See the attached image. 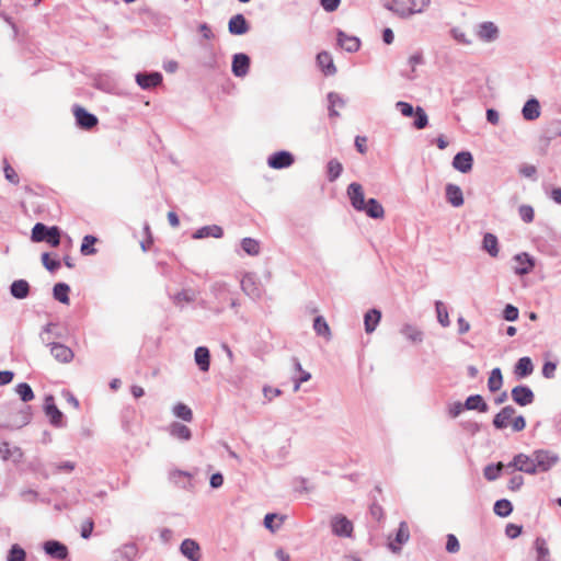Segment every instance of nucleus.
Masks as SVG:
<instances>
[{
	"instance_id": "nucleus-1",
	"label": "nucleus",
	"mask_w": 561,
	"mask_h": 561,
	"mask_svg": "<svg viewBox=\"0 0 561 561\" xmlns=\"http://www.w3.org/2000/svg\"><path fill=\"white\" fill-rule=\"evenodd\" d=\"M430 4L431 0H381V5L386 10L402 20L424 13Z\"/></svg>"
},
{
	"instance_id": "nucleus-2",
	"label": "nucleus",
	"mask_w": 561,
	"mask_h": 561,
	"mask_svg": "<svg viewBox=\"0 0 561 561\" xmlns=\"http://www.w3.org/2000/svg\"><path fill=\"white\" fill-rule=\"evenodd\" d=\"M61 229L58 226H46L43 222H36L31 231L33 242H47L50 247L60 244Z\"/></svg>"
},
{
	"instance_id": "nucleus-3",
	"label": "nucleus",
	"mask_w": 561,
	"mask_h": 561,
	"mask_svg": "<svg viewBox=\"0 0 561 561\" xmlns=\"http://www.w3.org/2000/svg\"><path fill=\"white\" fill-rule=\"evenodd\" d=\"M535 466H537V472H547L553 466H556L560 457L557 453L549 449H536L533 451Z\"/></svg>"
},
{
	"instance_id": "nucleus-4",
	"label": "nucleus",
	"mask_w": 561,
	"mask_h": 561,
	"mask_svg": "<svg viewBox=\"0 0 561 561\" xmlns=\"http://www.w3.org/2000/svg\"><path fill=\"white\" fill-rule=\"evenodd\" d=\"M43 409L54 427L61 428L66 426L65 415L56 405L53 394L45 397Z\"/></svg>"
},
{
	"instance_id": "nucleus-5",
	"label": "nucleus",
	"mask_w": 561,
	"mask_h": 561,
	"mask_svg": "<svg viewBox=\"0 0 561 561\" xmlns=\"http://www.w3.org/2000/svg\"><path fill=\"white\" fill-rule=\"evenodd\" d=\"M72 113L80 129L90 130L99 124L98 116L79 104L72 106Z\"/></svg>"
},
{
	"instance_id": "nucleus-6",
	"label": "nucleus",
	"mask_w": 561,
	"mask_h": 561,
	"mask_svg": "<svg viewBox=\"0 0 561 561\" xmlns=\"http://www.w3.org/2000/svg\"><path fill=\"white\" fill-rule=\"evenodd\" d=\"M507 468H513L514 470L525 472L527 474H536L537 466H535L534 456L526 454H517L513 457L512 461L506 465Z\"/></svg>"
},
{
	"instance_id": "nucleus-7",
	"label": "nucleus",
	"mask_w": 561,
	"mask_h": 561,
	"mask_svg": "<svg viewBox=\"0 0 561 561\" xmlns=\"http://www.w3.org/2000/svg\"><path fill=\"white\" fill-rule=\"evenodd\" d=\"M295 162V156L287 150H278L267 158V165L274 170L289 168Z\"/></svg>"
},
{
	"instance_id": "nucleus-8",
	"label": "nucleus",
	"mask_w": 561,
	"mask_h": 561,
	"mask_svg": "<svg viewBox=\"0 0 561 561\" xmlns=\"http://www.w3.org/2000/svg\"><path fill=\"white\" fill-rule=\"evenodd\" d=\"M43 550L48 557L59 561H66L69 558L68 547L59 540H46L43 543Z\"/></svg>"
},
{
	"instance_id": "nucleus-9",
	"label": "nucleus",
	"mask_w": 561,
	"mask_h": 561,
	"mask_svg": "<svg viewBox=\"0 0 561 561\" xmlns=\"http://www.w3.org/2000/svg\"><path fill=\"white\" fill-rule=\"evenodd\" d=\"M135 80L142 90H151L162 83L163 76L159 71H140L136 73Z\"/></svg>"
},
{
	"instance_id": "nucleus-10",
	"label": "nucleus",
	"mask_w": 561,
	"mask_h": 561,
	"mask_svg": "<svg viewBox=\"0 0 561 561\" xmlns=\"http://www.w3.org/2000/svg\"><path fill=\"white\" fill-rule=\"evenodd\" d=\"M512 400L519 407H526L535 401V393L527 385H517L511 390Z\"/></svg>"
},
{
	"instance_id": "nucleus-11",
	"label": "nucleus",
	"mask_w": 561,
	"mask_h": 561,
	"mask_svg": "<svg viewBox=\"0 0 561 561\" xmlns=\"http://www.w3.org/2000/svg\"><path fill=\"white\" fill-rule=\"evenodd\" d=\"M513 260L517 263L514 267V273L518 276L529 274L536 265L535 257L527 252L517 253L513 256Z\"/></svg>"
},
{
	"instance_id": "nucleus-12",
	"label": "nucleus",
	"mask_w": 561,
	"mask_h": 561,
	"mask_svg": "<svg viewBox=\"0 0 561 561\" xmlns=\"http://www.w3.org/2000/svg\"><path fill=\"white\" fill-rule=\"evenodd\" d=\"M347 196L350 198L352 207L360 211V209H364V205L366 204L367 199H365L364 188L362 184L357 182H352L346 190Z\"/></svg>"
},
{
	"instance_id": "nucleus-13",
	"label": "nucleus",
	"mask_w": 561,
	"mask_h": 561,
	"mask_svg": "<svg viewBox=\"0 0 561 561\" xmlns=\"http://www.w3.org/2000/svg\"><path fill=\"white\" fill-rule=\"evenodd\" d=\"M473 161L472 153L468 150H462L454 156L451 165L458 172L466 174L472 170Z\"/></svg>"
},
{
	"instance_id": "nucleus-14",
	"label": "nucleus",
	"mask_w": 561,
	"mask_h": 561,
	"mask_svg": "<svg viewBox=\"0 0 561 561\" xmlns=\"http://www.w3.org/2000/svg\"><path fill=\"white\" fill-rule=\"evenodd\" d=\"M251 59L244 53H237L232 56L231 71L234 77L242 78L250 70Z\"/></svg>"
},
{
	"instance_id": "nucleus-15",
	"label": "nucleus",
	"mask_w": 561,
	"mask_h": 561,
	"mask_svg": "<svg viewBox=\"0 0 561 561\" xmlns=\"http://www.w3.org/2000/svg\"><path fill=\"white\" fill-rule=\"evenodd\" d=\"M332 533L337 537L348 538L353 533V524L344 515H336L331 522Z\"/></svg>"
},
{
	"instance_id": "nucleus-16",
	"label": "nucleus",
	"mask_w": 561,
	"mask_h": 561,
	"mask_svg": "<svg viewBox=\"0 0 561 561\" xmlns=\"http://www.w3.org/2000/svg\"><path fill=\"white\" fill-rule=\"evenodd\" d=\"M228 31L233 36H241L250 31V23L242 13L232 15L228 21Z\"/></svg>"
},
{
	"instance_id": "nucleus-17",
	"label": "nucleus",
	"mask_w": 561,
	"mask_h": 561,
	"mask_svg": "<svg viewBox=\"0 0 561 561\" xmlns=\"http://www.w3.org/2000/svg\"><path fill=\"white\" fill-rule=\"evenodd\" d=\"M410 538V531L407 522L402 520L396 531L393 541H389L388 548L393 553L401 551V546L404 545Z\"/></svg>"
},
{
	"instance_id": "nucleus-18",
	"label": "nucleus",
	"mask_w": 561,
	"mask_h": 561,
	"mask_svg": "<svg viewBox=\"0 0 561 561\" xmlns=\"http://www.w3.org/2000/svg\"><path fill=\"white\" fill-rule=\"evenodd\" d=\"M180 552L190 561H199L202 559L201 547L194 539H184L180 545Z\"/></svg>"
},
{
	"instance_id": "nucleus-19",
	"label": "nucleus",
	"mask_w": 561,
	"mask_h": 561,
	"mask_svg": "<svg viewBox=\"0 0 561 561\" xmlns=\"http://www.w3.org/2000/svg\"><path fill=\"white\" fill-rule=\"evenodd\" d=\"M336 42L347 53H356L360 48V39L357 36L347 35L342 30H337Z\"/></svg>"
},
{
	"instance_id": "nucleus-20",
	"label": "nucleus",
	"mask_w": 561,
	"mask_h": 561,
	"mask_svg": "<svg viewBox=\"0 0 561 561\" xmlns=\"http://www.w3.org/2000/svg\"><path fill=\"white\" fill-rule=\"evenodd\" d=\"M515 413L516 409L513 405H505L499 413L494 415L492 425L496 430L506 428Z\"/></svg>"
},
{
	"instance_id": "nucleus-21",
	"label": "nucleus",
	"mask_w": 561,
	"mask_h": 561,
	"mask_svg": "<svg viewBox=\"0 0 561 561\" xmlns=\"http://www.w3.org/2000/svg\"><path fill=\"white\" fill-rule=\"evenodd\" d=\"M50 346V353L54 356V358L60 363H70L73 359V352L70 347L58 343V342H51L48 343Z\"/></svg>"
},
{
	"instance_id": "nucleus-22",
	"label": "nucleus",
	"mask_w": 561,
	"mask_h": 561,
	"mask_svg": "<svg viewBox=\"0 0 561 561\" xmlns=\"http://www.w3.org/2000/svg\"><path fill=\"white\" fill-rule=\"evenodd\" d=\"M445 197L453 207H460L465 203L462 190L457 184H446Z\"/></svg>"
},
{
	"instance_id": "nucleus-23",
	"label": "nucleus",
	"mask_w": 561,
	"mask_h": 561,
	"mask_svg": "<svg viewBox=\"0 0 561 561\" xmlns=\"http://www.w3.org/2000/svg\"><path fill=\"white\" fill-rule=\"evenodd\" d=\"M316 60L324 76H333L336 73V67L330 53L325 50L318 53Z\"/></svg>"
},
{
	"instance_id": "nucleus-24",
	"label": "nucleus",
	"mask_w": 561,
	"mask_h": 561,
	"mask_svg": "<svg viewBox=\"0 0 561 561\" xmlns=\"http://www.w3.org/2000/svg\"><path fill=\"white\" fill-rule=\"evenodd\" d=\"M327 100L329 117H339L340 113L336 111V107L343 108L346 105L344 98L340 93L331 91L327 94Z\"/></svg>"
},
{
	"instance_id": "nucleus-25",
	"label": "nucleus",
	"mask_w": 561,
	"mask_h": 561,
	"mask_svg": "<svg viewBox=\"0 0 561 561\" xmlns=\"http://www.w3.org/2000/svg\"><path fill=\"white\" fill-rule=\"evenodd\" d=\"M478 36L486 43L494 42L499 37V28L493 22H482L479 24Z\"/></svg>"
},
{
	"instance_id": "nucleus-26",
	"label": "nucleus",
	"mask_w": 561,
	"mask_h": 561,
	"mask_svg": "<svg viewBox=\"0 0 561 561\" xmlns=\"http://www.w3.org/2000/svg\"><path fill=\"white\" fill-rule=\"evenodd\" d=\"M540 113V103L534 96L529 98L522 108V115L524 119L528 122L537 119Z\"/></svg>"
},
{
	"instance_id": "nucleus-27",
	"label": "nucleus",
	"mask_w": 561,
	"mask_h": 561,
	"mask_svg": "<svg viewBox=\"0 0 561 561\" xmlns=\"http://www.w3.org/2000/svg\"><path fill=\"white\" fill-rule=\"evenodd\" d=\"M360 213H365L371 219H382L385 217V209L380 202L374 197L367 199L364 205V209Z\"/></svg>"
},
{
	"instance_id": "nucleus-28",
	"label": "nucleus",
	"mask_w": 561,
	"mask_h": 561,
	"mask_svg": "<svg viewBox=\"0 0 561 561\" xmlns=\"http://www.w3.org/2000/svg\"><path fill=\"white\" fill-rule=\"evenodd\" d=\"M31 286L25 279H15L10 285V294L13 298L22 300L28 297Z\"/></svg>"
},
{
	"instance_id": "nucleus-29",
	"label": "nucleus",
	"mask_w": 561,
	"mask_h": 561,
	"mask_svg": "<svg viewBox=\"0 0 561 561\" xmlns=\"http://www.w3.org/2000/svg\"><path fill=\"white\" fill-rule=\"evenodd\" d=\"M463 407H466V410L478 411L480 413H486L489 411V404L481 394H470L467 397Z\"/></svg>"
},
{
	"instance_id": "nucleus-30",
	"label": "nucleus",
	"mask_w": 561,
	"mask_h": 561,
	"mask_svg": "<svg viewBox=\"0 0 561 561\" xmlns=\"http://www.w3.org/2000/svg\"><path fill=\"white\" fill-rule=\"evenodd\" d=\"M213 237L220 239L224 237V229L218 225H208L198 228L192 236L193 239H204Z\"/></svg>"
},
{
	"instance_id": "nucleus-31",
	"label": "nucleus",
	"mask_w": 561,
	"mask_h": 561,
	"mask_svg": "<svg viewBox=\"0 0 561 561\" xmlns=\"http://www.w3.org/2000/svg\"><path fill=\"white\" fill-rule=\"evenodd\" d=\"M533 371L534 364L531 358L528 356L520 357L514 366V374L519 379L527 378L533 374Z\"/></svg>"
},
{
	"instance_id": "nucleus-32",
	"label": "nucleus",
	"mask_w": 561,
	"mask_h": 561,
	"mask_svg": "<svg viewBox=\"0 0 561 561\" xmlns=\"http://www.w3.org/2000/svg\"><path fill=\"white\" fill-rule=\"evenodd\" d=\"M194 359L201 371L206 373L210 368V352L206 346H198L194 352Z\"/></svg>"
},
{
	"instance_id": "nucleus-33",
	"label": "nucleus",
	"mask_w": 561,
	"mask_h": 561,
	"mask_svg": "<svg viewBox=\"0 0 561 561\" xmlns=\"http://www.w3.org/2000/svg\"><path fill=\"white\" fill-rule=\"evenodd\" d=\"M137 551L138 549L135 543H126L113 552V561H133Z\"/></svg>"
},
{
	"instance_id": "nucleus-34",
	"label": "nucleus",
	"mask_w": 561,
	"mask_h": 561,
	"mask_svg": "<svg viewBox=\"0 0 561 561\" xmlns=\"http://www.w3.org/2000/svg\"><path fill=\"white\" fill-rule=\"evenodd\" d=\"M381 320V311L379 309H369L364 314V325L366 333H373Z\"/></svg>"
},
{
	"instance_id": "nucleus-35",
	"label": "nucleus",
	"mask_w": 561,
	"mask_h": 561,
	"mask_svg": "<svg viewBox=\"0 0 561 561\" xmlns=\"http://www.w3.org/2000/svg\"><path fill=\"white\" fill-rule=\"evenodd\" d=\"M70 286L67 283L59 282L56 283L53 287V297L55 300L59 301L64 305H69L70 298Z\"/></svg>"
},
{
	"instance_id": "nucleus-36",
	"label": "nucleus",
	"mask_w": 561,
	"mask_h": 561,
	"mask_svg": "<svg viewBox=\"0 0 561 561\" xmlns=\"http://www.w3.org/2000/svg\"><path fill=\"white\" fill-rule=\"evenodd\" d=\"M482 249L492 257H496L499 254V240L497 237L491 232H486L483 236Z\"/></svg>"
},
{
	"instance_id": "nucleus-37",
	"label": "nucleus",
	"mask_w": 561,
	"mask_h": 561,
	"mask_svg": "<svg viewBox=\"0 0 561 561\" xmlns=\"http://www.w3.org/2000/svg\"><path fill=\"white\" fill-rule=\"evenodd\" d=\"M170 435L174 438L186 442L192 438V431L188 426L180 422H173L170 425Z\"/></svg>"
},
{
	"instance_id": "nucleus-38",
	"label": "nucleus",
	"mask_w": 561,
	"mask_h": 561,
	"mask_svg": "<svg viewBox=\"0 0 561 561\" xmlns=\"http://www.w3.org/2000/svg\"><path fill=\"white\" fill-rule=\"evenodd\" d=\"M561 136V121H552L545 129L541 140L545 141L547 148L550 141Z\"/></svg>"
},
{
	"instance_id": "nucleus-39",
	"label": "nucleus",
	"mask_w": 561,
	"mask_h": 561,
	"mask_svg": "<svg viewBox=\"0 0 561 561\" xmlns=\"http://www.w3.org/2000/svg\"><path fill=\"white\" fill-rule=\"evenodd\" d=\"M192 478V473L188 472V471H184V470H173L171 473H170V479L179 486H181L182 489H191L192 488V484L190 482Z\"/></svg>"
},
{
	"instance_id": "nucleus-40",
	"label": "nucleus",
	"mask_w": 561,
	"mask_h": 561,
	"mask_svg": "<svg viewBox=\"0 0 561 561\" xmlns=\"http://www.w3.org/2000/svg\"><path fill=\"white\" fill-rule=\"evenodd\" d=\"M503 386V375L502 370L499 367H495L491 370L489 379H488V389L490 392L499 391Z\"/></svg>"
},
{
	"instance_id": "nucleus-41",
	"label": "nucleus",
	"mask_w": 561,
	"mask_h": 561,
	"mask_svg": "<svg viewBox=\"0 0 561 561\" xmlns=\"http://www.w3.org/2000/svg\"><path fill=\"white\" fill-rule=\"evenodd\" d=\"M0 455L4 460L15 458L18 461L22 457V451L20 447L11 446L8 442H2L0 444Z\"/></svg>"
},
{
	"instance_id": "nucleus-42",
	"label": "nucleus",
	"mask_w": 561,
	"mask_h": 561,
	"mask_svg": "<svg viewBox=\"0 0 561 561\" xmlns=\"http://www.w3.org/2000/svg\"><path fill=\"white\" fill-rule=\"evenodd\" d=\"M343 172V165L337 159H331L327 163V179L329 182H335Z\"/></svg>"
},
{
	"instance_id": "nucleus-43",
	"label": "nucleus",
	"mask_w": 561,
	"mask_h": 561,
	"mask_svg": "<svg viewBox=\"0 0 561 561\" xmlns=\"http://www.w3.org/2000/svg\"><path fill=\"white\" fill-rule=\"evenodd\" d=\"M400 332L413 343H421L424 337V333L412 324H404Z\"/></svg>"
},
{
	"instance_id": "nucleus-44",
	"label": "nucleus",
	"mask_w": 561,
	"mask_h": 561,
	"mask_svg": "<svg viewBox=\"0 0 561 561\" xmlns=\"http://www.w3.org/2000/svg\"><path fill=\"white\" fill-rule=\"evenodd\" d=\"M493 512L499 517H508L513 512V504L507 499H500L494 503Z\"/></svg>"
},
{
	"instance_id": "nucleus-45",
	"label": "nucleus",
	"mask_w": 561,
	"mask_h": 561,
	"mask_svg": "<svg viewBox=\"0 0 561 561\" xmlns=\"http://www.w3.org/2000/svg\"><path fill=\"white\" fill-rule=\"evenodd\" d=\"M534 549L537 553V561L550 560V550L545 538L537 537L534 541Z\"/></svg>"
},
{
	"instance_id": "nucleus-46",
	"label": "nucleus",
	"mask_w": 561,
	"mask_h": 561,
	"mask_svg": "<svg viewBox=\"0 0 561 561\" xmlns=\"http://www.w3.org/2000/svg\"><path fill=\"white\" fill-rule=\"evenodd\" d=\"M313 330L317 333V335H319V336H323L328 340L331 337L330 327H329L327 320L324 319V317H322V316H317L313 319Z\"/></svg>"
},
{
	"instance_id": "nucleus-47",
	"label": "nucleus",
	"mask_w": 561,
	"mask_h": 561,
	"mask_svg": "<svg viewBox=\"0 0 561 561\" xmlns=\"http://www.w3.org/2000/svg\"><path fill=\"white\" fill-rule=\"evenodd\" d=\"M241 249L251 256H256L260 254V242L256 239L245 237L241 240Z\"/></svg>"
},
{
	"instance_id": "nucleus-48",
	"label": "nucleus",
	"mask_w": 561,
	"mask_h": 561,
	"mask_svg": "<svg viewBox=\"0 0 561 561\" xmlns=\"http://www.w3.org/2000/svg\"><path fill=\"white\" fill-rule=\"evenodd\" d=\"M172 412L178 419H181L184 422L193 421V411L185 403H182V402L176 403L173 407Z\"/></svg>"
},
{
	"instance_id": "nucleus-49",
	"label": "nucleus",
	"mask_w": 561,
	"mask_h": 561,
	"mask_svg": "<svg viewBox=\"0 0 561 561\" xmlns=\"http://www.w3.org/2000/svg\"><path fill=\"white\" fill-rule=\"evenodd\" d=\"M98 242V238L92 234H87L82 239V243L80 247V252L82 255H93L96 253L95 243Z\"/></svg>"
},
{
	"instance_id": "nucleus-50",
	"label": "nucleus",
	"mask_w": 561,
	"mask_h": 561,
	"mask_svg": "<svg viewBox=\"0 0 561 561\" xmlns=\"http://www.w3.org/2000/svg\"><path fill=\"white\" fill-rule=\"evenodd\" d=\"M504 465L502 462L490 463L484 467L483 476L488 481H495L500 478Z\"/></svg>"
},
{
	"instance_id": "nucleus-51",
	"label": "nucleus",
	"mask_w": 561,
	"mask_h": 561,
	"mask_svg": "<svg viewBox=\"0 0 561 561\" xmlns=\"http://www.w3.org/2000/svg\"><path fill=\"white\" fill-rule=\"evenodd\" d=\"M283 520H284V517L283 516L279 517V515L277 513H267L264 516L263 525L266 529L274 533V531H276V529L279 528Z\"/></svg>"
},
{
	"instance_id": "nucleus-52",
	"label": "nucleus",
	"mask_w": 561,
	"mask_h": 561,
	"mask_svg": "<svg viewBox=\"0 0 561 561\" xmlns=\"http://www.w3.org/2000/svg\"><path fill=\"white\" fill-rule=\"evenodd\" d=\"M435 310L437 314V321L443 328H447L450 325V320L448 316V310L443 301L436 300L435 301Z\"/></svg>"
},
{
	"instance_id": "nucleus-53",
	"label": "nucleus",
	"mask_w": 561,
	"mask_h": 561,
	"mask_svg": "<svg viewBox=\"0 0 561 561\" xmlns=\"http://www.w3.org/2000/svg\"><path fill=\"white\" fill-rule=\"evenodd\" d=\"M15 391L24 403L32 401L35 397L32 387L27 382L18 383Z\"/></svg>"
},
{
	"instance_id": "nucleus-54",
	"label": "nucleus",
	"mask_w": 561,
	"mask_h": 561,
	"mask_svg": "<svg viewBox=\"0 0 561 561\" xmlns=\"http://www.w3.org/2000/svg\"><path fill=\"white\" fill-rule=\"evenodd\" d=\"M211 293L216 296L217 299L227 301L230 296V290L228 285L224 282H216L211 285Z\"/></svg>"
},
{
	"instance_id": "nucleus-55",
	"label": "nucleus",
	"mask_w": 561,
	"mask_h": 561,
	"mask_svg": "<svg viewBox=\"0 0 561 561\" xmlns=\"http://www.w3.org/2000/svg\"><path fill=\"white\" fill-rule=\"evenodd\" d=\"M7 561H26V551L18 543H13L8 550Z\"/></svg>"
},
{
	"instance_id": "nucleus-56",
	"label": "nucleus",
	"mask_w": 561,
	"mask_h": 561,
	"mask_svg": "<svg viewBox=\"0 0 561 561\" xmlns=\"http://www.w3.org/2000/svg\"><path fill=\"white\" fill-rule=\"evenodd\" d=\"M41 260H42L44 267L50 273H55L56 271H58L60 268V265H61L60 260L56 259V257L53 259L50 256L49 252L42 253Z\"/></svg>"
},
{
	"instance_id": "nucleus-57",
	"label": "nucleus",
	"mask_w": 561,
	"mask_h": 561,
	"mask_svg": "<svg viewBox=\"0 0 561 561\" xmlns=\"http://www.w3.org/2000/svg\"><path fill=\"white\" fill-rule=\"evenodd\" d=\"M413 121V127L416 129H424L428 125V116L425 110L421 106H416V111Z\"/></svg>"
},
{
	"instance_id": "nucleus-58",
	"label": "nucleus",
	"mask_w": 561,
	"mask_h": 561,
	"mask_svg": "<svg viewBox=\"0 0 561 561\" xmlns=\"http://www.w3.org/2000/svg\"><path fill=\"white\" fill-rule=\"evenodd\" d=\"M32 420V410L30 405L23 407L15 415V424L19 427L27 425Z\"/></svg>"
},
{
	"instance_id": "nucleus-59",
	"label": "nucleus",
	"mask_w": 561,
	"mask_h": 561,
	"mask_svg": "<svg viewBox=\"0 0 561 561\" xmlns=\"http://www.w3.org/2000/svg\"><path fill=\"white\" fill-rule=\"evenodd\" d=\"M175 305L181 302H193L195 300V293L192 289H182L178 294L171 296Z\"/></svg>"
},
{
	"instance_id": "nucleus-60",
	"label": "nucleus",
	"mask_w": 561,
	"mask_h": 561,
	"mask_svg": "<svg viewBox=\"0 0 561 561\" xmlns=\"http://www.w3.org/2000/svg\"><path fill=\"white\" fill-rule=\"evenodd\" d=\"M369 514L377 522H381L383 519L385 513L381 505H379L377 499L371 496V503L369 505Z\"/></svg>"
},
{
	"instance_id": "nucleus-61",
	"label": "nucleus",
	"mask_w": 561,
	"mask_h": 561,
	"mask_svg": "<svg viewBox=\"0 0 561 561\" xmlns=\"http://www.w3.org/2000/svg\"><path fill=\"white\" fill-rule=\"evenodd\" d=\"M502 317L508 322H514L519 317V310L514 305L507 304L502 311Z\"/></svg>"
},
{
	"instance_id": "nucleus-62",
	"label": "nucleus",
	"mask_w": 561,
	"mask_h": 561,
	"mask_svg": "<svg viewBox=\"0 0 561 561\" xmlns=\"http://www.w3.org/2000/svg\"><path fill=\"white\" fill-rule=\"evenodd\" d=\"M396 108L404 117H412L415 114V111H416V107H414L411 103L405 102V101H398L396 103Z\"/></svg>"
},
{
	"instance_id": "nucleus-63",
	"label": "nucleus",
	"mask_w": 561,
	"mask_h": 561,
	"mask_svg": "<svg viewBox=\"0 0 561 561\" xmlns=\"http://www.w3.org/2000/svg\"><path fill=\"white\" fill-rule=\"evenodd\" d=\"M518 214L520 219L526 224L531 222L535 218V210L530 205H520L518 208Z\"/></svg>"
},
{
	"instance_id": "nucleus-64",
	"label": "nucleus",
	"mask_w": 561,
	"mask_h": 561,
	"mask_svg": "<svg viewBox=\"0 0 561 561\" xmlns=\"http://www.w3.org/2000/svg\"><path fill=\"white\" fill-rule=\"evenodd\" d=\"M4 178L12 184L16 185L20 182L19 175L15 170L4 160L3 167Z\"/></svg>"
}]
</instances>
